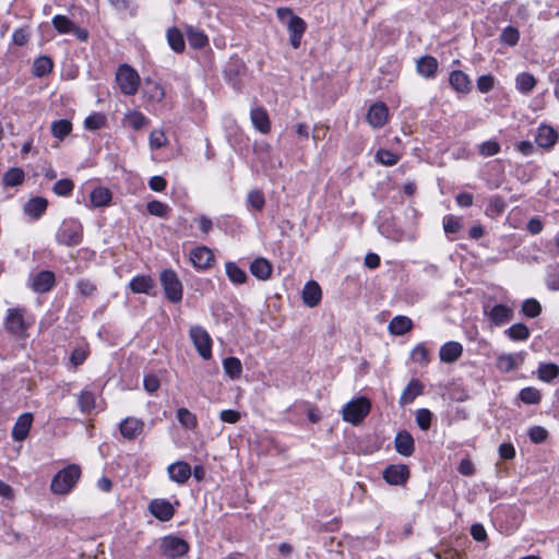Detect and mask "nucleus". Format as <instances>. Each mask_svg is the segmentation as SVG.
<instances>
[{"label": "nucleus", "mask_w": 559, "mask_h": 559, "mask_svg": "<svg viewBox=\"0 0 559 559\" xmlns=\"http://www.w3.org/2000/svg\"><path fill=\"white\" fill-rule=\"evenodd\" d=\"M528 436L534 443H542L546 440L548 432L540 426H534L530 429Z\"/></svg>", "instance_id": "69168bd1"}, {"label": "nucleus", "mask_w": 559, "mask_h": 559, "mask_svg": "<svg viewBox=\"0 0 559 559\" xmlns=\"http://www.w3.org/2000/svg\"><path fill=\"white\" fill-rule=\"evenodd\" d=\"M189 336L199 353L204 359L209 360L212 358V338L207 331L201 325H193L189 330Z\"/></svg>", "instance_id": "6e6552de"}, {"label": "nucleus", "mask_w": 559, "mask_h": 559, "mask_svg": "<svg viewBox=\"0 0 559 559\" xmlns=\"http://www.w3.org/2000/svg\"><path fill=\"white\" fill-rule=\"evenodd\" d=\"M423 390H424V385L419 380H417V379L411 380L400 396V401H399L400 405L404 406V405L413 403V401L417 396L423 394Z\"/></svg>", "instance_id": "bb28decb"}, {"label": "nucleus", "mask_w": 559, "mask_h": 559, "mask_svg": "<svg viewBox=\"0 0 559 559\" xmlns=\"http://www.w3.org/2000/svg\"><path fill=\"white\" fill-rule=\"evenodd\" d=\"M389 116V110L385 104L374 103L370 106L367 112V121L373 128H381L385 124Z\"/></svg>", "instance_id": "f3484780"}, {"label": "nucleus", "mask_w": 559, "mask_h": 559, "mask_svg": "<svg viewBox=\"0 0 559 559\" xmlns=\"http://www.w3.org/2000/svg\"><path fill=\"white\" fill-rule=\"evenodd\" d=\"M536 83L537 81L534 75L528 72H522L515 78L516 90L523 94L531 93L536 86Z\"/></svg>", "instance_id": "2f4dec72"}, {"label": "nucleus", "mask_w": 559, "mask_h": 559, "mask_svg": "<svg viewBox=\"0 0 559 559\" xmlns=\"http://www.w3.org/2000/svg\"><path fill=\"white\" fill-rule=\"evenodd\" d=\"M476 84H477V88L479 92L488 93L489 91H491L493 88L495 78L491 74L480 75L477 79Z\"/></svg>", "instance_id": "e2e57ef3"}, {"label": "nucleus", "mask_w": 559, "mask_h": 559, "mask_svg": "<svg viewBox=\"0 0 559 559\" xmlns=\"http://www.w3.org/2000/svg\"><path fill=\"white\" fill-rule=\"evenodd\" d=\"M513 313L510 307L500 304L490 309L488 317L495 325H502L512 320Z\"/></svg>", "instance_id": "a878e982"}, {"label": "nucleus", "mask_w": 559, "mask_h": 559, "mask_svg": "<svg viewBox=\"0 0 559 559\" xmlns=\"http://www.w3.org/2000/svg\"><path fill=\"white\" fill-rule=\"evenodd\" d=\"M322 292L319 284L314 281L306 283L302 289V300L308 307H316L321 301Z\"/></svg>", "instance_id": "5701e85b"}, {"label": "nucleus", "mask_w": 559, "mask_h": 559, "mask_svg": "<svg viewBox=\"0 0 559 559\" xmlns=\"http://www.w3.org/2000/svg\"><path fill=\"white\" fill-rule=\"evenodd\" d=\"M53 62L51 58L47 56L38 57L33 64L32 73L36 78H41L49 74L52 71Z\"/></svg>", "instance_id": "473e14b6"}, {"label": "nucleus", "mask_w": 559, "mask_h": 559, "mask_svg": "<svg viewBox=\"0 0 559 559\" xmlns=\"http://www.w3.org/2000/svg\"><path fill=\"white\" fill-rule=\"evenodd\" d=\"M277 19L285 24L289 32V43L294 49L300 47L301 38L307 29L306 22L294 14L289 8H278L276 10Z\"/></svg>", "instance_id": "f257e3e1"}, {"label": "nucleus", "mask_w": 559, "mask_h": 559, "mask_svg": "<svg viewBox=\"0 0 559 559\" xmlns=\"http://www.w3.org/2000/svg\"><path fill=\"white\" fill-rule=\"evenodd\" d=\"M33 425V414L32 413H23L16 419L13 428H12V438L15 441H23L27 438L29 430Z\"/></svg>", "instance_id": "4468645a"}, {"label": "nucleus", "mask_w": 559, "mask_h": 559, "mask_svg": "<svg viewBox=\"0 0 559 559\" xmlns=\"http://www.w3.org/2000/svg\"><path fill=\"white\" fill-rule=\"evenodd\" d=\"M80 477V466L76 464H70L52 477L50 489L56 495H67L73 489Z\"/></svg>", "instance_id": "f03ea898"}, {"label": "nucleus", "mask_w": 559, "mask_h": 559, "mask_svg": "<svg viewBox=\"0 0 559 559\" xmlns=\"http://www.w3.org/2000/svg\"><path fill=\"white\" fill-rule=\"evenodd\" d=\"M167 41L175 52H182L185 50L183 35L177 27L168 28Z\"/></svg>", "instance_id": "58836bf2"}, {"label": "nucleus", "mask_w": 559, "mask_h": 559, "mask_svg": "<svg viewBox=\"0 0 559 559\" xmlns=\"http://www.w3.org/2000/svg\"><path fill=\"white\" fill-rule=\"evenodd\" d=\"M177 419L186 429L193 430L198 427L197 416L186 407H180L177 409Z\"/></svg>", "instance_id": "a19ab883"}, {"label": "nucleus", "mask_w": 559, "mask_h": 559, "mask_svg": "<svg viewBox=\"0 0 559 559\" xmlns=\"http://www.w3.org/2000/svg\"><path fill=\"white\" fill-rule=\"evenodd\" d=\"M143 384H144V389L148 393L156 392L158 390L159 385H160L158 378L156 376H154V374H146L144 377Z\"/></svg>", "instance_id": "338daca9"}, {"label": "nucleus", "mask_w": 559, "mask_h": 559, "mask_svg": "<svg viewBox=\"0 0 559 559\" xmlns=\"http://www.w3.org/2000/svg\"><path fill=\"white\" fill-rule=\"evenodd\" d=\"M521 312L527 318H537L542 312V306L535 298H528L523 301Z\"/></svg>", "instance_id": "c03bdc74"}, {"label": "nucleus", "mask_w": 559, "mask_h": 559, "mask_svg": "<svg viewBox=\"0 0 559 559\" xmlns=\"http://www.w3.org/2000/svg\"><path fill=\"white\" fill-rule=\"evenodd\" d=\"M225 270L229 281L236 285L245 284L248 280L247 273L235 262H226Z\"/></svg>", "instance_id": "72a5a7b5"}, {"label": "nucleus", "mask_w": 559, "mask_h": 559, "mask_svg": "<svg viewBox=\"0 0 559 559\" xmlns=\"http://www.w3.org/2000/svg\"><path fill=\"white\" fill-rule=\"evenodd\" d=\"M443 229L445 234H456L462 228L461 219L453 215H445L442 221Z\"/></svg>", "instance_id": "5fc2aeb1"}, {"label": "nucleus", "mask_w": 559, "mask_h": 559, "mask_svg": "<svg viewBox=\"0 0 559 559\" xmlns=\"http://www.w3.org/2000/svg\"><path fill=\"white\" fill-rule=\"evenodd\" d=\"M146 209L151 215L162 218L167 217L169 213V206L157 200L148 202Z\"/></svg>", "instance_id": "3c124183"}, {"label": "nucleus", "mask_w": 559, "mask_h": 559, "mask_svg": "<svg viewBox=\"0 0 559 559\" xmlns=\"http://www.w3.org/2000/svg\"><path fill=\"white\" fill-rule=\"evenodd\" d=\"M431 412L427 408H420L416 412V423L421 430H428L431 424Z\"/></svg>", "instance_id": "13d9d810"}, {"label": "nucleus", "mask_w": 559, "mask_h": 559, "mask_svg": "<svg viewBox=\"0 0 559 559\" xmlns=\"http://www.w3.org/2000/svg\"><path fill=\"white\" fill-rule=\"evenodd\" d=\"M408 477H409V469L404 464L389 465L383 471V478L390 485H395V486L404 485L407 481Z\"/></svg>", "instance_id": "9d476101"}, {"label": "nucleus", "mask_w": 559, "mask_h": 559, "mask_svg": "<svg viewBox=\"0 0 559 559\" xmlns=\"http://www.w3.org/2000/svg\"><path fill=\"white\" fill-rule=\"evenodd\" d=\"M148 122L147 118L140 111L129 110L123 118V123L133 130H140Z\"/></svg>", "instance_id": "4c0bfd02"}, {"label": "nucleus", "mask_w": 559, "mask_h": 559, "mask_svg": "<svg viewBox=\"0 0 559 559\" xmlns=\"http://www.w3.org/2000/svg\"><path fill=\"white\" fill-rule=\"evenodd\" d=\"M411 358L414 362L427 365L429 362V354L427 347L420 343L411 352Z\"/></svg>", "instance_id": "603ef678"}, {"label": "nucleus", "mask_w": 559, "mask_h": 559, "mask_svg": "<svg viewBox=\"0 0 559 559\" xmlns=\"http://www.w3.org/2000/svg\"><path fill=\"white\" fill-rule=\"evenodd\" d=\"M250 118L253 127L263 134H267L271 130L269 115L264 108L258 107L250 111Z\"/></svg>", "instance_id": "b1692460"}, {"label": "nucleus", "mask_w": 559, "mask_h": 559, "mask_svg": "<svg viewBox=\"0 0 559 559\" xmlns=\"http://www.w3.org/2000/svg\"><path fill=\"white\" fill-rule=\"evenodd\" d=\"M248 202L253 209L258 211H261L265 203L264 197L259 190H252L249 192Z\"/></svg>", "instance_id": "0e129e2a"}, {"label": "nucleus", "mask_w": 559, "mask_h": 559, "mask_svg": "<svg viewBox=\"0 0 559 559\" xmlns=\"http://www.w3.org/2000/svg\"><path fill=\"white\" fill-rule=\"evenodd\" d=\"M82 237L83 227L81 223L75 219L63 221L56 234L58 243L68 247L78 246L82 241Z\"/></svg>", "instance_id": "7ed1b4c3"}, {"label": "nucleus", "mask_w": 559, "mask_h": 559, "mask_svg": "<svg viewBox=\"0 0 559 559\" xmlns=\"http://www.w3.org/2000/svg\"><path fill=\"white\" fill-rule=\"evenodd\" d=\"M512 341H526L530 337V330L523 323L512 324L504 332Z\"/></svg>", "instance_id": "37998d69"}, {"label": "nucleus", "mask_w": 559, "mask_h": 559, "mask_svg": "<svg viewBox=\"0 0 559 559\" xmlns=\"http://www.w3.org/2000/svg\"><path fill=\"white\" fill-rule=\"evenodd\" d=\"M558 141L557 131L547 124H540L535 135V142L539 147L551 148Z\"/></svg>", "instance_id": "2eb2a0df"}, {"label": "nucleus", "mask_w": 559, "mask_h": 559, "mask_svg": "<svg viewBox=\"0 0 559 559\" xmlns=\"http://www.w3.org/2000/svg\"><path fill=\"white\" fill-rule=\"evenodd\" d=\"M525 353L520 352L516 354H501L497 358V368L501 372H511L525 360Z\"/></svg>", "instance_id": "ddd939ff"}, {"label": "nucleus", "mask_w": 559, "mask_h": 559, "mask_svg": "<svg viewBox=\"0 0 559 559\" xmlns=\"http://www.w3.org/2000/svg\"><path fill=\"white\" fill-rule=\"evenodd\" d=\"M187 36H188V41H189L190 46L195 49L203 48L204 46L207 45L209 40H207L206 35L198 28L189 26L187 28Z\"/></svg>", "instance_id": "ea45409f"}, {"label": "nucleus", "mask_w": 559, "mask_h": 559, "mask_svg": "<svg viewBox=\"0 0 559 559\" xmlns=\"http://www.w3.org/2000/svg\"><path fill=\"white\" fill-rule=\"evenodd\" d=\"M78 404L83 413H88L95 406L94 394L90 391H82L78 399Z\"/></svg>", "instance_id": "864d4df0"}, {"label": "nucleus", "mask_w": 559, "mask_h": 559, "mask_svg": "<svg viewBox=\"0 0 559 559\" xmlns=\"http://www.w3.org/2000/svg\"><path fill=\"white\" fill-rule=\"evenodd\" d=\"M5 329L17 336L25 333L27 325L24 321V309L22 308H10L5 317Z\"/></svg>", "instance_id": "1a4fd4ad"}, {"label": "nucleus", "mask_w": 559, "mask_h": 559, "mask_svg": "<svg viewBox=\"0 0 559 559\" xmlns=\"http://www.w3.org/2000/svg\"><path fill=\"white\" fill-rule=\"evenodd\" d=\"M519 397L525 404H538L542 396L536 388L527 386L520 391Z\"/></svg>", "instance_id": "de8ad7c7"}, {"label": "nucleus", "mask_w": 559, "mask_h": 559, "mask_svg": "<svg viewBox=\"0 0 559 559\" xmlns=\"http://www.w3.org/2000/svg\"><path fill=\"white\" fill-rule=\"evenodd\" d=\"M74 188V182L71 179H60L53 185V192L60 197L70 195Z\"/></svg>", "instance_id": "6e6d98bb"}, {"label": "nucleus", "mask_w": 559, "mask_h": 559, "mask_svg": "<svg viewBox=\"0 0 559 559\" xmlns=\"http://www.w3.org/2000/svg\"><path fill=\"white\" fill-rule=\"evenodd\" d=\"M558 374L559 367L556 364H540L538 367V377L545 382H550Z\"/></svg>", "instance_id": "49530a36"}, {"label": "nucleus", "mask_w": 559, "mask_h": 559, "mask_svg": "<svg viewBox=\"0 0 559 559\" xmlns=\"http://www.w3.org/2000/svg\"><path fill=\"white\" fill-rule=\"evenodd\" d=\"M116 81L122 94L134 95L138 92L140 76L130 66L122 64L119 67Z\"/></svg>", "instance_id": "0eeeda50"}, {"label": "nucleus", "mask_w": 559, "mask_h": 559, "mask_svg": "<svg viewBox=\"0 0 559 559\" xmlns=\"http://www.w3.org/2000/svg\"><path fill=\"white\" fill-rule=\"evenodd\" d=\"M394 447L399 454L411 456L415 450L412 435L406 430L399 431L394 439Z\"/></svg>", "instance_id": "4be33fe9"}, {"label": "nucleus", "mask_w": 559, "mask_h": 559, "mask_svg": "<svg viewBox=\"0 0 559 559\" xmlns=\"http://www.w3.org/2000/svg\"><path fill=\"white\" fill-rule=\"evenodd\" d=\"M48 202L45 198L35 197L24 204V213L33 219H38L47 210Z\"/></svg>", "instance_id": "393cba45"}, {"label": "nucleus", "mask_w": 559, "mask_h": 559, "mask_svg": "<svg viewBox=\"0 0 559 559\" xmlns=\"http://www.w3.org/2000/svg\"><path fill=\"white\" fill-rule=\"evenodd\" d=\"M153 286L154 282L148 275H138L129 283V287L134 294H150Z\"/></svg>", "instance_id": "7c9ffc66"}, {"label": "nucleus", "mask_w": 559, "mask_h": 559, "mask_svg": "<svg viewBox=\"0 0 559 559\" xmlns=\"http://www.w3.org/2000/svg\"><path fill=\"white\" fill-rule=\"evenodd\" d=\"M500 38L502 43L509 46H515L519 41L520 33L518 28L508 26L502 31Z\"/></svg>", "instance_id": "4d7b16f0"}, {"label": "nucleus", "mask_w": 559, "mask_h": 559, "mask_svg": "<svg viewBox=\"0 0 559 559\" xmlns=\"http://www.w3.org/2000/svg\"><path fill=\"white\" fill-rule=\"evenodd\" d=\"M90 200L95 207L106 206L111 201V193L107 188L98 187L91 192Z\"/></svg>", "instance_id": "e433bc0d"}, {"label": "nucleus", "mask_w": 559, "mask_h": 559, "mask_svg": "<svg viewBox=\"0 0 559 559\" xmlns=\"http://www.w3.org/2000/svg\"><path fill=\"white\" fill-rule=\"evenodd\" d=\"M416 70L424 78H435L438 70V61L432 56H424L418 59Z\"/></svg>", "instance_id": "c85d7f7f"}, {"label": "nucleus", "mask_w": 559, "mask_h": 559, "mask_svg": "<svg viewBox=\"0 0 559 559\" xmlns=\"http://www.w3.org/2000/svg\"><path fill=\"white\" fill-rule=\"evenodd\" d=\"M169 478L177 484H185L192 474V469L187 462L178 461L167 467Z\"/></svg>", "instance_id": "a211bd4d"}, {"label": "nucleus", "mask_w": 559, "mask_h": 559, "mask_svg": "<svg viewBox=\"0 0 559 559\" xmlns=\"http://www.w3.org/2000/svg\"><path fill=\"white\" fill-rule=\"evenodd\" d=\"M106 123V117L103 114L94 112L87 116L84 120V127L87 130H98L103 128Z\"/></svg>", "instance_id": "8fccbe9b"}, {"label": "nucleus", "mask_w": 559, "mask_h": 559, "mask_svg": "<svg viewBox=\"0 0 559 559\" xmlns=\"http://www.w3.org/2000/svg\"><path fill=\"white\" fill-rule=\"evenodd\" d=\"M87 358V353L83 348H75L70 355V361L73 366L78 367L82 365Z\"/></svg>", "instance_id": "774afa93"}, {"label": "nucleus", "mask_w": 559, "mask_h": 559, "mask_svg": "<svg viewBox=\"0 0 559 559\" xmlns=\"http://www.w3.org/2000/svg\"><path fill=\"white\" fill-rule=\"evenodd\" d=\"M24 179V170L19 167H12L3 174L2 182L5 187H16L22 185Z\"/></svg>", "instance_id": "f704fd0d"}, {"label": "nucleus", "mask_w": 559, "mask_h": 559, "mask_svg": "<svg viewBox=\"0 0 559 559\" xmlns=\"http://www.w3.org/2000/svg\"><path fill=\"white\" fill-rule=\"evenodd\" d=\"M399 159V155L389 150L380 148L376 153V160L384 166H393L397 164Z\"/></svg>", "instance_id": "09e8293b"}, {"label": "nucleus", "mask_w": 559, "mask_h": 559, "mask_svg": "<svg viewBox=\"0 0 559 559\" xmlns=\"http://www.w3.org/2000/svg\"><path fill=\"white\" fill-rule=\"evenodd\" d=\"M159 551L168 559L183 557L189 551V544L176 535H167L159 539Z\"/></svg>", "instance_id": "423d86ee"}, {"label": "nucleus", "mask_w": 559, "mask_h": 559, "mask_svg": "<svg viewBox=\"0 0 559 559\" xmlns=\"http://www.w3.org/2000/svg\"><path fill=\"white\" fill-rule=\"evenodd\" d=\"M225 373L231 379H239L242 373V364L237 357H227L223 360Z\"/></svg>", "instance_id": "c9c22d12"}, {"label": "nucleus", "mask_w": 559, "mask_h": 559, "mask_svg": "<svg viewBox=\"0 0 559 559\" xmlns=\"http://www.w3.org/2000/svg\"><path fill=\"white\" fill-rule=\"evenodd\" d=\"M499 151H500L499 143L496 141H491V140L481 143L479 146V153H480V155H483L485 157L493 156V155L498 154Z\"/></svg>", "instance_id": "052dcab7"}, {"label": "nucleus", "mask_w": 559, "mask_h": 559, "mask_svg": "<svg viewBox=\"0 0 559 559\" xmlns=\"http://www.w3.org/2000/svg\"><path fill=\"white\" fill-rule=\"evenodd\" d=\"M370 408L371 404L368 399H355L344 405L342 411L343 419L353 425H359L369 414Z\"/></svg>", "instance_id": "39448f33"}, {"label": "nucleus", "mask_w": 559, "mask_h": 559, "mask_svg": "<svg viewBox=\"0 0 559 559\" xmlns=\"http://www.w3.org/2000/svg\"><path fill=\"white\" fill-rule=\"evenodd\" d=\"M450 86L461 94H467L472 90V81L468 75L461 70H453L449 76Z\"/></svg>", "instance_id": "412c9836"}, {"label": "nucleus", "mask_w": 559, "mask_h": 559, "mask_svg": "<svg viewBox=\"0 0 559 559\" xmlns=\"http://www.w3.org/2000/svg\"><path fill=\"white\" fill-rule=\"evenodd\" d=\"M55 283L56 277L51 271H40L32 278L31 287L34 292L43 294L49 292Z\"/></svg>", "instance_id": "dca6fc26"}, {"label": "nucleus", "mask_w": 559, "mask_h": 559, "mask_svg": "<svg viewBox=\"0 0 559 559\" xmlns=\"http://www.w3.org/2000/svg\"><path fill=\"white\" fill-rule=\"evenodd\" d=\"M52 25L60 34H70L74 27V23L66 15H55Z\"/></svg>", "instance_id": "a18cd8bd"}, {"label": "nucleus", "mask_w": 559, "mask_h": 559, "mask_svg": "<svg viewBox=\"0 0 559 559\" xmlns=\"http://www.w3.org/2000/svg\"><path fill=\"white\" fill-rule=\"evenodd\" d=\"M167 143V138L163 130L155 129L150 134V145L152 148H160Z\"/></svg>", "instance_id": "bf43d9fd"}, {"label": "nucleus", "mask_w": 559, "mask_h": 559, "mask_svg": "<svg viewBox=\"0 0 559 559\" xmlns=\"http://www.w3.org/2000/svg\"><path fill=\"white\" fill-rule=\"evenodd\" d=\"M76 289L84 297H91L97 290V287L94 283L88 280H80L76 283Z\"/></svg>", "instance_id": "680f3d73"}, {"label": "nucleus", "mask_w": 559, "mask_h": 559, "mask_svg": "<svg viewBox=\"0 0 559 559\" xmlns=\"http://www.w3.org/2000/svg\"><path fill=\"white\" fill-rule=\"evenodd\" d=\"M463 354V346L459 342L450 341L444 343L439 350V357L442 362L453 364Z\"/></svg>", "instance_id": "aec40b11"}, {"label": "nucleus", "mask_w": 559, "mask_h": 559, "mask_svg": "<svg viewBox=\"0 0 559 559\" xmlns=\"http://www.w3.org/2000/svg\"><path fill=\"white\" fill-rule=\"evenodd\" d=\"M144 423L135 417H127L119 425V430L124 439L133 440L143 430Z\"/></svg>", "instance_id": "6ab92c4d"}, {"label": "nucleus", "mask_w": 559, "mask_h": 559, "mask_svg": "<svg viewBox=\"0 0 559 559\" xmlns=\"http://www.w3.org/2000/svg\"><path fill=\"white\" fill-rule=\"evenodd\" d=\"M249 269L251 274L261 281H266L272 275V264L264 258L254 259Z\"/></svg>", "instance_id": "cd10ccee"}, {"label": "nucleus", "mask_w": 559, "mask_h": 559, "mask_svg": "<svg viewBox=\"0 0 559 559\" xmlns=\"http://www.w3.org/2000/svg\"><path fill=\"white\" fill-rule=\"evenodd\" d=\"M388 329L393 335H404L413 329V321L406 316H395L390 321Z\"/></svg>", "instance_id": "c756f323"}, {"label": "nucleus", "mask_w": 559, "mask_h": 559, "mask_svg": "<svg viewBox=\"0 0 559 559\" xmlns=\"http://www.w3.org/2000/svg\"><path fill=\"white\" fill-rule=\"evenodd\" d=\"M190 261L197 269L206 270L214 261V254L207 247L200 246L191 251Z\"/></svg>", "instance_id": "f8f14e48"}, {"label": "nucleus", "mask_w": 559, "mask_h": 559, "mask_svg": "<svg viewBox=\"0 0 559 559\" xmlns=\"http://www.w3.org/2000/svg\"><path fill=\"white\" fill-rule=\"evenodd\" d=\"M150 512L159 521L167 522L175 514V508L166 499H153L148 504Z\"/></svg>", "instance_id": "9b49d317"}, {"label": "nucleus", "mask_w": 559, "mask_h": 559, "mask_svg": "<svg viewBox=\"0 0 559 559\" xmlns=\"http://www.w3.org/2000/svg\"><path fill=\"white\" fill-rule=\"evenodd\" d=\"M166 298L174 304L182 300L183 287L177 273L174 270H164L159 276Z\"/></svg>", "instance_id": "20e7f679"}, {"label": "nucleus", "mask_w": 559, "mask_h": 559, "mask_svg": "<svg viewBox=\"0 0 559 559\" xmlns=\"http://www.w3.org/2000/svg\"><path fill=\"white\" fill-rule=\"evenodd\" d=\"M72 131V123L68 119L56 120L51 123V133L55 138L63 140Z\"/></svg>", "instance_id": "79ce46f5"}]
</instances>
